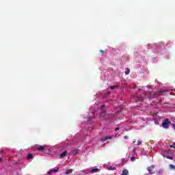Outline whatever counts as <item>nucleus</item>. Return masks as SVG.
I'll list each match as a JSON object with an SVG mask.
<instances>
[{
    "label": "nucleus",
    "mask_w": 175,
    "mask_h": 175,
    "mask_svg": "<svg viewBox=\"0 0 175 175\" xmlns=\"http://www.w3.org/2000/svg\"><path fill=\"white\" fill-rule=\"evenodd\" d=\"M106 113V111H105V110H103L101 111V113H100V118L101 120H105L104 117H105V114Z\"/></svg>",
    "instance_id": "nucleus-7"
},
{
    "label": "nucleus",
    "mask_w": 175,
    "mask_h": 175,
    "mask_svg": "<svg viewBox=\"0 0 175 175\" xmlns=\"http://www.w3.org/2000/svg\"><path fill=\"white\" fill-rule=\"evenodd\" d=\"M170 125H172V122H170L167 118L165 119L162 122V126L165 129H168Z\"/></svg>",
    "instance_id": "nucleus-1"
},
{
    "label": "nucleus",
    "mask_w": 175,
    "mask_h": 175,
    "mask_svg": "<svg viewBox=\"0 0 175 175\" xmlns=\"http://www.w3.org/2000/svg\"><path fill=\"white\" fill-rule=\"evenodd\" d=\"M46 147H47L46 145H36V148L38 150V151H40L41 152H43V151L46 150Z\"/></svg>",
    "instance_id": "nucleus-2"
},
{
    "label": "nucleus",
    "mask_w": 175,
    "mask_h": 175,
    "mask_svg": "<svg viewBox=\"0 0 175 175\" xmlns=\"http://www.w3.org/2000/svg\"><path fill=\"white\" fill-rule=\"evenodd\" d=\"M173 128L175 129V124H172Z\"/></svg>",
    "instance_id": "nucleus-27"
},
{
    "label": "nucleus",
    "mask_w": 175,
    "mask_h": 175,
    "mask_svg": "<svg viewBox=\"0 0 175 175\" xmlns=\"http://www.w3.org/2000/svg\"><path fill=\"white\" fill-rule=\"evenodd\" d=\"M113 139V136H104L101 137V142H106L107 140H111Z\"/></svg>",
    "instance_id": "nucleus-3"
},
{
    "label": "nucleus",
    "mask_w": 175,
    "mask_h": 175,
    "mask_svg": "<svg viewBox=\"0 0 175 175\" xmlns=\"http://www.w3.org/2000/svg\"><path fill=\"white\" fill-rule=\"evenodd\" d=\"M72 172H73V170H72V169L67 170L66 172H65V174H70V173H72Z\"/></svg>",
    "instance_id": "nucleus-11"
},
{
    "label": "nucleus",
    "mask_w": 175,
    "mask_h": 175,
    "mask_svg": "<svg viewBox=\"0 0 175 175\" xmlns=\"http://www.w3.org/2000/svg\"><path fill=\"white\" fill-rule=\"evenodd\" d=\"M115 131H116V132H117V131H120V127L116 128V129H115Z\"/></svg>",
    "instance_id": "nucleus-22"
},
{
    "label": "nucleus",
    "mask_w": 175,
    "mask_h": 175,
    "mask_svg": "<svg viewBox=\"0 0 175 175\" xmlns=\"http://www.w3.org/2000/svg\"><path fill=\"white\" fill-rule=\"evenodd\" d=\"M52 172H53V173H57V172H58V170L53 169Z\"/></svg>",
    "instance_id": "nucleus-18"
},
{
    "label": "nucleus",
    "mask_w": 175,
    "mask_h": 175,
    "mask_svg": "<svg viewBox=\"0 0 175 175\" xmlns=\"http://www.w3.org/2000/svg\"><path fill=\"white\" fill-rule=\"evenodd\" d=\"M116 88H118V86L117 85L111 86V90H116Z\"/></svg>",
    "instance_id": "nucleus-16"
},
{
    "label": "nucleus",
    "mask_w": 175,
    "mask_h": 175,
    "mask_svg": "<svg viewBox=\"0 0 175 175\" xmlns=\"http://www.w3.org/2000/svg\"><path fill=\"white\" fill-rule=\"evenodd\" d=\"M154 165H150V167H148L147 169H148V171L149 172V173L150 174H152V171L154 170Z\"/></svg>",
    "instance_id": "nucleus-4"
},
{
    "label": "nucleus",
    "mask_w": 175,
    "mask_h": 175,
    "mask_svg": "<svg viewBox=\"0 0 175 175\" xmlns=\"http://www.w3.org/2000/svg\"><path fill=\"white\" fill-rule=\"evenodd\" d=\"M48 152H51V150H50V149H49Z\"/></svg>",
    "instance_id": "nucleus-29"
},
{
    "label": "nucleus",
    "mask_w": 175,
    "mask_h": 175,
    "mask_svg": "<svg viewBox=\"0 0 175 175\" xmlns=\"http://www.w3.org/2000/svg\"><path fill=\"white\" fill-rule=\"evenodd\" d=\"M131 162H135V161H136V157H131Z\"/></svg>",
    "instance_id": "nucleus-15"
},
{
    "label": "nucleus",
    "mask_w": 175,
    "mask_h": 175,
    "mask_svg": "<svg viewBox=\"0 0 175 175\" xmlns=\"http://www.w3.org/2000/svg\"><path fill=\"white\" fill-rule=\"evenodd\" d=\"M67 154H68V152L64 151L62 154H60L59 157L60 158H65V157H66Z\"/></svg>",
    "instance_id": "nucleus-5"
},
{
    "label": "nucleus",
    "mask_w": 175,
    "mask_h": 175,
    "mask_svg": "<svg viewBox=\"0 0 175 175\" xmlns=\"http://www.w3.org/2000/svg\"><path fill=\"white\" fill-rule=\"evenodd\" d=\"M92 173H98V172H99V169L98 168H93L91 170Z\"/></svg>",
    "instance_id": "nucleus-9"
},
{
    "label": "nucleus",
    "mask_w": 175,
    "mask_h": 175,
    "mask_svg": "<svg viewBox=\"0 0 175 175\" xmlns=\"http://www.w3.org/2000/svg\"><path fill=\"white\" fill-rule=\"evenodd\" d=\"M113 170H116V168H113Z\"/></svg>",
    "instance_id": "nucleus-31"
},
{
    "label": "nucleus",
    "mask_w": 175,
    "mask_h": 175,
    "mask_svg": "<svg viewBox=\"0 0 175 175\" xmlns=\"http://www.w3.org/2000/svg\"><path fill=\"white\" fill-rule=\"evenodd\" d=\"M0 162H2V158L0 157Z\"/></svg>",
    "instance_id": "nucleus-30"
},
{
    "label": "nucleus",
    "mask_w": 175,
    "mask_h": 175,
    "mask_svg": "<svg viewBox=\"0 0 175 175\" xmlns=\"http://www.w3.org/2000/svg\"><path fill=\"white\" fill-rule=\"evenodd\" d=\"M170 148H175V143L170 146Z\"/></svg>",
    "instance_id": "nucleus-17"
},
{
    "label": "nucleus",
    "mask_w": 175,
    "mask_h": 175,
    "mask_svg": "<svg viewBox=\"0 0 175 175\" xmlns=\"http://www.w3.org/2000/svg\"><path fill=\"white\" fill-rule=\"evenodd\" d=\"M140 144H142V141H138L137 146H140Z\"/></svg>",
    "instance_id": "nucleus-19"
},
{
    "label": "nucleus",
    "mask_w": 175,
    "mask_h": 175,
    "mask_svg": "<svg viewBox=\"0 0 175 175\" xmlns=\"http://www.w3.org/2000/svg\"><path fill=\"white\" fill-rule=\"evenodd\" d=\"M133 144L136 143V139H134L133 142Z\"/></svg>",
    "instance_id": "nucleus-28"
},
{
    "label": "nucleus",
    "mask_w": 175,
    "mask_h": 175,
    "mask_svg": "<svg viewBox=\"0 0 175 175\" xmlns=\"http://www.w3.org/2000/svg\"><path fill=\"white\" fill-rule=\"evenodd\" d=\"M143 100H144V98H143V97H137L138 102H143Z\"/></svg>",
    "instance_id": "nucleus-12"
},
{
    "label": "nucleus",
    "mask_w": 175,
    "mask_h": 175,
    "mask_svg": "<svg viewBox=\"0 0 175 175\" xmlns=\"http://www.w3.org/2000/svg\"><path fill=\"white\" fill-rule=\"evenodd\" d=\"M33 159V155H32V154H29L27 156V159Z\"/></svg>",
    "instance_id": "nucleus-10"
},
{
    "label": "nucleus",
    "mask_w": 175,
    "mask_h": 175,
    "mask_svg": "<svg viewBox=\"0 0 175 175\" xmlns=\"http://www.w3.org/2000/svg\"><path fill=\"white\" fill-rule=\"evenodd\" d=\"M100 53H101V54H103V53H105V51L103 50H100Z\"/></svg>",
    "instance_id": "nucleus-24"
},
{
    "label": "nucleus",
    "mask_w": 175,
    "mask_h": 175,
    "mask_svg": "<svg viewBox=\"0 0 175 175\" xmlns=\"http://www.w3.org/2000/svg\"><path fill=\"white\" fill-rule=\"evenodd\" d=\"M79 151H80L79 149L75 148L72 150V155H77V154H79Z\"/></svg>",
    "instance_id": "nucleus-6"
},
{
    "label": "nucleus",
    "mask_w": 175,
    "mask_h": 175,
    "mask_svg": "<svg viewBox=\"0 0 175 175\" xmlns=\"http://www.w3.org/2000/svg\"><path fill=\"white\" fill-rule=\"evenodd\" d=\"M131 73V70L129 68H126V70L125 71V75H129Z\"/></svg>",
    "instance_id": "nucleus-14"
},
{
    "label": "nucleus",
    "mask_w": 175,
    "mask_h": 175,
    "mask_svg": "<svg viewBox=\"0 0 175 175\" xmlns=\"http://www.w3.org/2000/svg\"><path fill=\"white\" fill-rule=\"evenodd\" d=\"M105 107H106V106H105V105H101V109H102V110H103V109H105Z\"/></svg>",
    "instance_id": "nucleus-21"
},
{
    "label": "nucleus",
    "mask_w": 175,
    "mask_h": 175,
    "mask_svg": "<svg viewBox=\"0 0 175 175\" xmlns=\"http://www.w3.org/2000/svg\"><path fill=\"white\" fill-rule=\"evenodd\" d=\"M167 159H173V157L171 156H167Z\"/></svg>",
    "instance_id": "nucleus-20"
},
{
    "label": "nucleus",
    "mask_w": 175,
    "mask_h": 175,
    "mask_svg": "<svg viewBox=\"0 0 175 175\" xmlns=\"http://www.w3.org/2000/svg\"><path fill=\"white\" fill-rule=\"evenodd\" d=\"M129 174V171H128V170H124L122 171V175H128Z\"/></svg>",
    "instance_id": "nucleus-8"
},
{
    "label": "nucleus",
    "mask_w": 175,
    "mask_h": 175,
    "mask_svg": "<svg viewBox=\"0 0 175 175\" xmlns=\"http://www.w3.org/2000/svg\"><path fill=\"white\" fill-rule=\"evenodd\" d=\"M124 139H128V136H127V135H125V136L124 137Z\"/></svg>",
    "instance_id": "nucleus-26"
},
{
    "label": "nucleus",
    "mask_w": 175,
    "mask_h": 175,
    "mask_svg": "<svg viewBox=\"0 0 175 175\" xmlns=\"http://www.w3.org/2000/svg\"><path fill=\"white\" fill-rule=\"evenodd\" d=\"M133 152H136V148H134L133 149Z\"/></svg>",
    "instance_id": "nucleus-25"
},
{
    "label": "nucleus",
    "mask_w": 175,
    "mask_h": 175,
    "mask_svg": "<svg viewBox=\"0 0 175 175\" xmlns=\"http://www.w3.org/2000/svg\"><path fill=\"white\" fill-rule=\"evenodd\" d=\"M51 173H53V170H52L51 171L48 172V174H51Z\"/></svg>",
    "instance_id": "nucleus-23"
},
{
    "label": "nucleus",
    "mask_w": 175,
    "mask_h": 175,
    "mask_svg": "<svg viewBox=\"0 0 175 175\" xmlns=\"http://www.w3.org/2000/svg\"><path fill=\"white\" fill-rule=\"evenodd\" d=\"M170 169L171 170H174V169H175V165H172V164H170Z\"/></svg>",
    "instance_id": "nucleus-13"
}]
</instances>
